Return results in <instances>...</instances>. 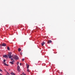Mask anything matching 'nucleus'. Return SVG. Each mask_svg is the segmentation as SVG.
Instances as JSON below:
<instances>
[{"label": "nucleus", "instance_id": "nucleus-1", "mask_svg": "<svg viewBox=\"0 0 75 75\" xmlns=\"http://www.w3.org/2000/svg\"><path fill=\"white\" fill-rule=\"evenodd\" d=\"M12 57L15 60H18L19 59V58L18 56L16 55H14V56L13 55Z\"/></svg>", "mask_w": 75, "mask_h": 75}, {"label": "nucleus", "instance_id": "nucleus-2", "mask_svg": "<svg viewBox=\"0 0 75 75\" xmlns=\"http://www.w3.org/2000/svg\"><path fill=\"white\" fill-rule=\"evenodd\" d=\"M12 54V53L11 52L9 53V54L7 55L8 56L9 58H11L13 57V55L11 56V55Z\"/></svg>", "mask_w": 75, "mask_h": 75}, {"label": "nucleus", "instance_id": "nucleus-3", "mask_svg": "<svg viewBox=\"0 0 75 75\" xmlns=\"http://www.w3.org/2000/svg\"><path fill=\"white\" fill-rule=\"evenodd\" d=\"M17 70L18 71H20V67L19 66H18L17 67Z\"/></svg>", "mask_w": 75, "mask_h": 75}, {"label": "nucleus", "instance_id": "nucleus-4", "mask_svg": "<svg viewBox=\"0 0 75 75\" xmlns=\"http://www.w3.org/2000/svg\"><path fill=\"white\" fill-rule=\"evenodd\" d=\"M3 57H4L5 58H7L8 57V56H7V55H3Z\"/></svg>", "mask_w": 75, "mask_h": 75}, {"label": "nucleus", "instance_id": "nucleus-5", "mask_svg": "<svg viewBox=\"0 0 75 75\" xmlns=\"http://www.w3.org/2000/svg\"><path fill=\"white\" fill-rule=\"evenodd\" d=\"M52 41L50 40H49V41H48V42H47V44H49V43H52Z\"/></svg>", "mask_w": 75, "mask_h": 75}, {"label": "nucleus", "instance_id": "nucleus-6", "mask_svg": "<svg viewBox=\"0 0 75 75\" xmlns=\"http://www.w3.org/2000/svg\"><path fill=\"white\" fill-rule=\"evenodd\" d=\"M2 46H4V47H5L6 46V44L4 43H3V44L2 45Z\"/></svg>", "mask_w": 75, "mask_h": 75}, {"label": "nucleus", "instance_id": "nucleus-7", "mask_svg": "<svg viewBox=\"0 0 75 75\" xmlns=\"http://www.w3.org/2000/svg\"><path fill=\"white\" fill-rule=\"evenodd\" d=\"M45 42H42V45L43 46L44 44H45Z\"/></svg>", "mask_w": 75, "mask_h": 75}, {"label": "nucleus", "instance_id": "nucleus-8", "mask_svg": "<svg viewBox=\"0 0 75 75\" xmlns=\"http://www.w3.org/2000/svg\"><path fill=\"white\" fill-rule=\"evenodd\" d=\"M4 64L6 66H8V65L7 64H6L5 63L3 62Z\"/></svg>", "mask_w": 75, "mask_h": 75}, {"label": "nucleus", "instance_id": "nucleus-9", "mask_svg": "<svg viewBox=\"0 0 75 75\" xmlns=\"http://www.w3.org/2000/svg\"><path fill=\"white\" fill-rule=\"evenodd\" d=\"M11 61H12V62H14V60H13V59L12 58L11 59Z\"/></svg>", "mask_w": 75, "mask_h": 75}, {"label": "nucleus", "instance_id": "nucleus-10", "mask_svg": "<svg viewBox=\"0 0 75 75\" xmlns=\"http://www.w3.org/2000/svg\"><path fill=\"white\" fill-rule=\"evenodd\" d=\"M11 74H12V75H15V74L13 73V72H12L11 73Z\"/></svg>", "mask_w": 75, "mask_h": 75}, {"label": "nucleus", "instance_id": "nucleus-11", "mask_svg": "<svg viewBox=\"0 0 75 75\" xmlns=\"http://www.w3.org/2000/svg\"><path fill=\"white\" fill-rule=\"evenodd\" d=\"M10 63L11 64H14L13 62H10Z\"/></svg>", "mask_w": 75, "mask_h": 75}, {"label": "nucleus", "instance_id": "nucleus-12", "mask_svg": "<svg viewBox=\"0 0 75 75\" xmlns=\"http://www.w3.org/2000/svg\"><path fill=\"white\" fill-rule=\"evenodd\" d=\"M21 50L20 48H19L18 49V51L20 52L21 51Z\"/></svg>", "mask_w": 75, "mask_h": 75}, {"label": "nucleus", "instance_id": "nucleus-13", "mask_svg": "<svg viewBox=\"0 0 75 75\" xmlns=\"http://www.w3.org/2000/svg\"><path fill=\"white\" fill-rule=\"evenodd\" d=\"M7 49L8 50H10V48L8 47H7Z\"/></svg>", "mask_w": 75, "mask_h": 75}, {"label": "nucleus", "instance_id": "nucleus-14", "mask_svg": "<svg viewBox=\"0 0 75 75\" xmlns=\"http://www.w3.org/2000/svg\"><path fill=\"white\" fill-rule=\"evenodd\" d=\"M29 65H28V66H27V69H28V68H29Z\"/></svg>", "mask_w": 75, "mask_h": 75}, {"label": "nucleus", "instance_id": "nucleus-15", "mask_svg": "<svg viewBox=\"0 0 75 75\" xmlns=\"http://www.w3.org/2000/svg\"><path fill=\"white\" fill-rule=\"evenodd\" d=\"M27 71L28 72H30L29 70V69H28L27 70Z\"/></svg>", "mask_w": 75, "mask_h": 75}, {"label": "nucleus", "instance_id": "nucleus-16", "mask_svg": "<svg viewBox=\"0 0 75 75\" xmlns=\"http://www.w3.org/2000/svg\"><path fill=\"white\" fill-rule=\"evenodd\" d=\"M23 75H26L25 74H24V73L23 72Z\"/></svg>", "mask_w": 75, "mask_h": 75}, {"label": "nucleus", "instance_id": "nucleus-17", "mask_svg": "<svg viewBox=\"0 0 75 75\" xmlns=\"http://www.w3.org/2000/svg\"><path fill=\"white\" fill-rule=\"evenodd\" d=\"M19 64V62H17V64L18 65Z\"/></svg>", "mask_w": 75, "mask_h": 75}, {"label": "nucleus", "instance_id": "nucleus-18", "mask_svg": "<svg viewBox=\"0 0 75 75\" xmlns=\"http://www.w3.org/2000/svg\"><path fill=\"white\" fill-rule=\"evenodd\" d=\"M24 59H22V61H23L24 60Z\"/></svg>", "mask_w": 75, "mask_h": 75}, {"label": "nucleus", "instance_id": "nucleus-19", "mask_svg": "<svg viewBox=\"0 0 75 75\" xmlns=\"http://www.w3.org/2000/svg\"><path fill=\"white\" fill-rule=\"evenodd\" d=\"M5 60H4V62H5Z\"/></svg>", "mask_w": 75, "mask_h": 75}, {"label": "nucleus", "instance_id": "nucleus-20", "mask_svg": "<svg viewBox=\"0 0 75 75\" xmlns=\"http://www.w3.org/2000/svg\"><path fill=\"white\" fill-rule=\"evenodd\" d=\"M0 71H2V70L1 69H0Z\"/></svg>", "mask_w": 75, "mask_h": 75}, {"label": "nucleus", "instance_id": "nucleus-21", "mask_svg": "<svg viewBox=\"0 0 75 75\" xmlns=\"http://www.w3.org/2000/svg\"><path fill=\"white\" fill-rule=\"evenodd\" d=\"M22 52H21V55H22Z\"/></svg>", "mask_w": 75, "mask_h": 75}, {"label": "nucleus", "instance_id": "nucleus-22", "mask_svg": "<svg viewBox=\"0 0 75 75\" xmlns=\"http://www.w3.org/2000/svg\"><path fill=\"white\" fill-rule=\"evenodd\" d=\"M21 64H22L21 63H20V64L21 66Z\"/></svg>", "mask_w": 75, "mask_h": 75}, {"label": "nucleus", "instance_id": "nucleus-23", "mask_svg": "<svg viewBox=\"0 0 75 75\" xmlns=\"http://www.w3.org/2000/svg\"><path fill=\"white\" fill-rule=\"evenodd\" d=\"M0 75H2L1 74H0Z\"/></svg>", "mask_w": 75, "mask_h": 75}, {"label": "nucleus", "instance_id": "nucleus-24", "mask_svg": "<svg viewBox=\"0 0 75 75\" xmlns=\"http://www.w3.org/2000/svg\"><path fill=\"white\" fill-rule=\"evenodd\" d=\"M26 65H27V64H26Z\"/></svg>", "mask_w": 75, "mask_h": 75}, {"label": "nucleus", "instance_id": "nucleus-25", "mask_svg": "<svg viewBox=\"0 0 75 75\" xmlns=\"http://www.w3.org/2000/svg\"><path fill=\"white\" fill-rule=\"evenodd\" d=\"M0 45V46H1V45Z\"/></svg>", "mask_w": 75, "mask_h": 75}, {"label": "nucleus", "instance_id": "nucleus-26", "mask_svg": "<svg viewBox=\"0 0 75 75\" xmlns=\"http://www.w3.org/2000/svg\"><path fill=\"white\" fill-rule=\"evenodd\" d=\"M21 75H22V74H21Z\"/></svg>", "mask_w": 75, "mask_h": 75}, {"label": "nucleus", "instance_id": "nucleus-27", "mask_svg": "<svg viewBox=\"0 0 75 75\" xmlns=\"http://www.w3.org/2000/svg\"><path fill=\"white\" fill-rule=\"evenodd\" d=\"M6 75H7V74Z\"/></svg>", "mask_w": 75, "mask_h": 75}]
</instances>
